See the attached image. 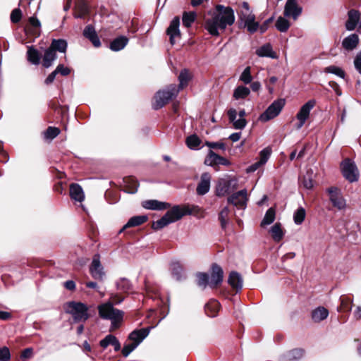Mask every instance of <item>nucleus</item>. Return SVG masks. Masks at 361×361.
Here are the masks:
<instances>
[{
    "label": "nucleus",
    "mask_w": 361,
    "mask_h": 361,
    "mask_svg": "<svg viewBox=\"0 0 361 361\" xmlns=\"http://www.w3.org/2000/svg\"><path fill=\"white\" fill-rule=\"evenodd\" d=\"M270 233L276 242H279L283 237V232L279 223L275 224L271 228Z\"/></svg>",
    "instance_id": "58836bf2"
},
{
    "label": "nucleus",
    "mask_w": 361,
    "mask_h": 361,
    "mask_svg": "<svg viewBox=\"0 0 361 361\" xmlns=\"http://www.w3.org/2000/svg\"><path fill=\"white\" fill-rule=\"evenodd\" d=\"M216 8L218 13L207 19L205 23L206 30L213 36H218L219 29L224 30L235 21L234 11L231 8L218 5Z\"/></svg>",
    "instance_id": "f257e3e1"
},
{
    "label": "nucleus",
    "mask_w": 361,
    "mask_h": 361,
    "mask_svg": "<svg viewBox=\"0 0 361 361\" xmlns=\"http://www.w3.org/2000/svg\"><path fill=\"white\" fill-rule=\"evenodd\" d=\"M228 116L231 123H233V126L235 129L242 130L247 125V121L245 118H239L237 119V111L235 109H230L228 111Z\"/></svg>",
    "instance_id": "aec40b11"
},
{
    "label": "nucleus",
    "mask_w": 361,
    "mask_h": 361,
    "mask_svg": "<svg viewBox=\"0 0 361 361\" xmlns=\"http://www.w3.org/2000/svg\"><path fill=\"white\" fill-rule=\"evenodd\" d=\"M90 271L92 276L97 280H102L104 276V271L102 265L100 262L99 255H95L90 267Z\"/></svg>",
    "instance_id": "4468645a"
},
{
    "label": "nucleus",
    "mask_w": 361,
    "mask_h": 361,
    "mask_svg": "<svg viewBox=\"0 0 361 361\" xmlns=\"http://www.w3.org/2000/svg\"><path fill=\"white\" fill-rule=\"evenodd\" d=\"M306 212L304 208H298L293 214V220L295 224L300 225L305 220Z\"/></svg>",
    "instance_id": "8fccbe9b"
},
{
    "label": "nucleus",
    "mask_w": 361,
    "mask_h": 361,
    "mask_svg": "<svg viewBox=\"0 0 361 361\" xmlns=\"http://www.w3.org/2000/svg\"><path fill=\"white\" fill-rule=\"evenodd\" d=\"M326 191L329 195V200L334 207L339 210L344 209L346 207L345 200L338 188L331 187L328 188Z\"/></svg>",
    "instance_id": "9b49d317"
},
{
    "label": "nucleus",
    "mask_w": 361,
    "mask_h": 361,
    "mask_svg": "<svg viewBox=\"0 0 361 361\" xmlns=\"http://www.w3.org/2000/svg\"><path fill=\"white\" fill-rule=\"evenodd\" d=\"M301 13L302 8L298 6L296 0H287L283 11L285 17H291L295 20Z\"/></svg>",
    "instance_id": "ddd939ff"
},
{
    "label": "nucleus",
    "mask_w": 361,
    "mask_h": 361,
    "mask_svg": "<svg viewBox=\"0 0 361 361\" xmlns=\"http://www.w3.org/2000/svg\"><path fill=\"white\" fill-rule=\"evenodd\" d=\"M59 133L60 130L58 128L49 127L44 133V137L47 139H54L59 134Z\"/></svg>",
    "instance_id": "5fc2aeb1"
},
{
    "label": "nucleus",
    "mask_w": 361,
    "mask_h": 361,
    "mask_svg": "<svg viewBox=\"0 0 361 361\" xmlns=\"http://www.w3.org/2000/svg\"><path fill=\"white\" fill-rule=\"evenodd\" d=\"M240 18L249 32L254 33L259 29V23L255 21V16L252 12L240 11Z\"/></svg>",
    "instance_id": "f8f14e48"
},
{
    "label": "nucleus",
    "mask_w": 361,
    "mask_h": 361,
    "mask_svg": "<svg viewBox=\"0 0 361 361\" xmlns=\"http://www.w3.org/2000/svg\"><path fill=\"white\" fill-rule=\"evenodd\" d=\"M98 310L100 317L111 321V331H114L120 326L124 313L121 310L114 308L111 302L100 305L98 307Z\"/></svg>",
    "instance_id": "f03ea898"
},
{
    "label": "nucleus",
    "mask_w": 361,
    "mask_h": 361,
    "mask_svg": "<svg viewBox=\"0 0 361 361\" xmlns=\"http://www.w3.org/2000/svg\"><path fill=\"white\" fill-rule=\"evenodd\" d=\"M128 38L125 36H120L114 39L110 44V49L114 51L123 49L128 44Z\"/></svg>",
    "instance_id": "473e14b6"
},
{
    "label": "nucleus",
    "mask_w": 361,
    "mask_h": 361,
    "mask_svg": "<svg viewBox=\"0 0 361 361\" xmlns=\"http://www.w3.org/2000/svg\"><path fill=\"white\" fill-rule=\"evenodd\" d=\"M256 54L259 57H269L271 59H278V55L273 50L272 46L267 43L256 50Z\"/></svg>",
    "instance_id": "b1692460"
},
{
    "label": "nucleus",
    "mask_w": 361,
    "mask_h": 361,
    "mask_svg": "<svg viewBox=\"0 0 361 361\" xmlns=\"http://www.w3.org/2000/svg\"><path fill=\"white\" fill-rule=\"evenodd\" d=\"M302 184L306 189H312L313 188V181L310 177H303L302 180Z\"/></svg>",
    "instance_id": "052dcab7"
},
{
    "label": "nucleus",
    "mask_w": 361,
    "mask_h": 361,
    "mask_svg": "<svg viewBox=\"0 0 361 361\" xmlns=\"http://www.w3.org/2000/svg\"><path fill=\"white\" fill-rule=\"evenodd\" d=\"M273 20H274V17L272 16V17L268 18L267 20H265L264 23L260 27L259 26V28L262 33L264 32L267 30L269 24L270 23H271L273 21Z\"/></svg>",
    "instance_id": "774afa93"
},
{
    "label": "nucleus",
    "mask_w": 361,
    "mask_h": 361,
    "mask_svg": "<svg viewBox=\"0 0 361 361\" xmlns=\"http://www.w3.org/2000/svg\"><path fill=\"white\" fill-rule=\"evenodd\" d=\"M52 50L59 51V52L64 53L67 49V42L64 39H53L49 47Z\"/></svg>",
    "instance_id": "4c0bfd02"
},
{
    "label": "nucleus",
    "mask_w": 361,
    "mask_h": 361,
    "mask_svg": "<svg viewBox=\"0 0 361 361\" xmlns=\"http://www.w3.org/2000/svg\"><path fill=\"white\" fill-rule=\"evenodd\" d=\"M55 70L58 74L60 73L63 76H66L71 73L70 68L64 66L63 64L58 65Z\"/></svg>",
    "instance_id": "bf43d9fd"
},
{
    "label": "nucleus",
    "mask_w": 361,
    "mask_h": 361,
    "mask_svg": "<svg viewBox=\"0 0 361 361\" xmlns=\"http://www.w3.org/2000/svg\"><path fill=\"white\" fill-rule=\"evenodd\" d=\"M147 221V216L145 215L133 216L128 220L126 224L124 225L123 228L120 231V233L128 228L140 226Z\"/></svg>",
    "instance_id": "7c9ffc66"
},
{
    "label": "nucleus",
    "mask_w": 361,
    "mask_h": 361,
    "mask_svg": "<svg viewBox=\"0 0 361 361\" xmlns=\"http://www.w3.org/2000/svg\"><path fill=\"white\" fill-rule=\"evenodd\" d=\"M230 213V209L228 207H224L219 214V219L221 222L222 228H225L228 224V216Z\"/></svg>",
    "instance_id": "de8ad7c7"
},
{
    "label": "nucleus",
    "mask_w": 361,
    "mask_h": 361,
    "mask_svg": "<svg viewBox=\"0 0 361 361\" xmlns=\"http://www.w3.org/2000/svg\"><path fill=\"white\" fill-rule=\"evenodd\" d=\"M137 347V345L133 342L131 343L126 344L122 349L123 355L124 357L128 356L129 354L133 352Z\"/></svg>",
    "instance_id": "4d7b16f0"
},
{
    "label": "nucleus",
    "mask_w": 361,
    "mask_h": 361,
    "mask_svg": "<svg viewBox=\"0 0 361 361\" xmlns=\"http://www.w3.org/2000/svg\"><path fill=\"white\" fill-rule=\"evenodd\" d=\"M358 43V35L357 34H351L343 39L342 46L345 49L350 51L356 48Z\"/></svg>",
    "instance_id": "bb28decb"
},
{
    "label": "nucleus",
    "mask_w": 361,
    "mask_h": 361,
    "mask_svg": "<svg viewBox=\"0 0 361 361\" xmlns=\"http://www.w3.org/2000/svg\"><path fill=\"white\" fill-rule=\"evenodd\" d=\"M240 80L245 84H250L252 80L251 75V68L250 66L246 67L240 76Z\"/></svg>",
    "instance_id": "3c124183"
},
{
    "label": "nucleus",
    "mask_w": 361,
    "mask_h": 361,
    "mask_svg": "<svg viewBox=\"0 0 361 361\" xmlns=\"http://www.w3.org/2000/svg\"><path fill=\"white\" fill-rule=\"evenodd\" d=\"M56 51L49 47L44 51V54L42 59V66L47 68H49L52 65L53 62L56 60Z\"/></svg>",
    "instance_id": "2f4dec72"
},
{
    "label": "nucleus",
    "mask_w": 361,
    "mask_h": 361,
    "mask_svg": "<svg viewBox=\"0 0 361 361\" xmlns=\"http://www.w3.org/2000/svg\"><path fill=\"white\" fill-rule=\"evenodd\" d=\"M341 171L343 176L350 183L357 181L359 177L357 168L354 161L349 159L341 163Z\"/></svg>",
    "instance_id": "6e6552de"
},
{
    "label": "nucleus",
    "mask_w": 361,
    "mask_h": 361,
    "mask_svg": "<svg viewBox=\"0 0 361 361\" xmlns=\"http://www.w3.org/2000/svg\"><path fill=\"white\" fill-rule=\"evenodd\" d=\"M109 345L114 348L115 351H118L121 349V344L116 336L109 334L104 339L100 341V345L103 348H106Z\"/></svg>",
    "instance_id": "cd10ccee"
},
{
    "label": "nucleus",
    "mask_w": 361,
    "mask_h": 361,
    "mask_svg": "<svg viewBox=\"0 0 361 361\" xmlns=\"http://www.w3.org/2000/svg\"><path fill=\"white\" fill-rule=\"evenodd\" d=\"M32 356V348H27L25 349L20 355L22 360L29 359Z\"/></svg>",
    "instance_id": "69168bd1"
},
{
    "label": "nucleus",
    "mask_w": 361,
    "mask_h": 361,
    "mask_svg": "<svg viewBox=\"0 0 361 361\" xmlns=\"http://www.w3.org/2000/svg\"><path fill=\"white\" fill-rule=\"evenodd\" d=\"M228 282L237 291L241 290L243 287V279L240 274L236 271L231 272Z\"/></svg>",
    "instance_id": "c85d7f7f"
},
{
    "label": "nucleus",
    "mask_w": 361,
    "mask_h": 361,
    "mask_svg": "<svg viewBox=\"0 0 361 361\" xmlns=\"http://www.w3.org/2000/svg\"><path fill=\"white\" fill-rule=\"evenodd\" d=\"M170 269L171 274L176 280L181 281L185 278L183 267L179 262H172L170 265Z\"/></svg>",
    "instance_id": "393cba45"
},
{
    "label": "nucleus",
    "mask_w": 361,
    "mask_h": 361,
    "mask_svg": "<svg viewBox=\"0 0 361 361\" xmlns=\"http://www.w3.org/2000/svg\"><path fill=\"white\" fill-rule=\"evenodd\" d=\"M248 200L247 190H241L233 193L227 199V202L238 209H245Z\"/></svg>",
    "instance_id": "9d476101"
},
{
    "label": "nucleus",
    "mask_w": 361,
    "mask_h": 361,
    "mask_svg": "<svg viewBox=\"0 0 361 361\" xmlns=\"http://www.w3.org/2000/svg\"><path fill=\"white\" fill-rule=\"evenodd\" d=\"M27 61L34 65H39L41 59V54L33 47H28L27 51Z\"/></svg>",
    "instance_id": "c756f323"
},
{
    "label": "nucleus",
    "mask_w": 361,
    "mask_h": 361,
    "mask_svg": "<svg viewBox=\"0 0 361 361\" xmlns=\"http://www.w3.org/2000/svg\"><path fill=\"white\" fill-rule=\"evenodd\" d=\"M111 302L114 305H118L120 304L121 302L123 301L124 298L119 295L118 293H114L111 295L110 297Z\"/></svg>",
    "instance_id": "680f3d73"
},
{
    "label": "nucleus",
    "mask_w": 361,
    "mask_h": 361,
    "mask_svg": "<svg viewBox=\"0 0 361 361\" xmlns=\"http://www.w3.org/2000/svg\"><path fill=\"white\" fill-rule=\"evenodd\" d=\"M71 197L78 202H82L85 199L84 192L81 186L76 183H73L70 186Z\"/></svg>",
    "instance_id": "a878e982"
},
{
    "label": "nucleus",
    "mask_w": 361,
    "mask_h": 361,
    "mask_svg": "<svg viewBox=\"0 0 361 361\" xmlns=\"http://www.w3.org/2000/svg\"><path fill=\"white\" fill-rule=\"evenodd\" d=\"M180 18L175 17L171 22L170 25L167 28L166 33L169 36L170 42L171 44H175V38L180 36L179 30Z\"/></svg>",
    "instance_id": "6ab92c4d"
},
{
    "label": "nucleus",
    "mask_w": 361,
    "mask_h": 361,
    "mask_svg": "<svg viewBox=\"0 0 361 361\" xmlns=\"http://www.w3.org/2000/svg\"><path fill=\"white\" fill-rule=\"evenodd\" d=\"M328 315L329 311L324 307H319L312 312V318L315 322H319L325 319Z\"/></svg>",
    "instance_id": "c9c22d12"
},
{
    "label": "nucleus",
    "mask_w": 361,
    "mask_h": 361,
    "mask_svg": "<svg viewBox=\"0 0 361 361\" xmlns=\"http://www.w3.org/2000/svg\"><path fill=\"white\" fill-rule=\"evenodd\" d=\"M348 20L345 23V28L348 31L354 30L357 25L361 28V13L355 9L348 12Z\"/></svg>",
    "instance_id": "2eb2a0df"
},
{
    "label": "nucleus",
    "mask_w": 361,
    "mask_h": 361,
    "mask_svg": "<svg viewBox=\"0 0 361 361\" xmlns=\"http://www.w3.org/2000/svg\"><path fill=\"white\" fill-rule=\"evenodd\" d=\"M83 35L87 38L95 47L101 46L99 38L92 25H87L83 30Z\"/></svg>",
    "instance_id": "5701e85b"
},
{
    "label": "nucleus",
    "mask_w": 361,
    "mask_h": 361,
    "mask_svg": "<svg viewBox=\"0 0 361 361\" xmlns=\"http://www.w3.org/2000/svg\"><path fill=\"white\" fill-rule=\"evenodd\" d=\"M204 164L210 166H214L216 165L228 166L230 164V162L226 158L218 155L212 150H209L208 155L204 160Z\"/></svg>",
    "instance_id": "f3484780"
},
{
    "label": "nucleus",
    "mask_w": 361,
    "mask_h": 361,
    "mask_svg": "<svg viewBox=\"0 0 361 361\" xmlns=\"http://www.w3.org/2000/svg\"><path fill=\"white\" fill-rule=\"evenodd\" d=\"M21 16V11L19 8H16L11 12V20L14 23H17L20 20Z\"/></svg>",
    "instance_id": "13d9d810"
},
{
    "label": "nucleus",
    "mask_w": 361,
    "mask_h": 361,
    "mask_svg": "<svg viewBox=\"0 0 361 361\" xmlns=\"http://www.w3.org/2000/svg\"><path fill=\"white\" fill-rule=\"evenodd\" d=\"M238 188V180L235 178L229 180H220L216 187V194L219 197H223L235 190Z\"/></svg>",
    "instance_id": "1a4fd4ad"
},
{
    "label": "nucleus",
    "mask_w": 361,
    "mask_h": 361,
    "mask_svg": "<svg viewBox=\"0 0 361 361\" xmlns=\"http://www.w3.org/2000/svg\"><path fill=\"white\" fill-rule=\"evenodd\" d=\"M206 145H207V146H208L211 149L219 148V149H223V150L226 149V146H225V145L223 142H207L206 143Z\"/></svg>",
    "instance_id": "e2e57ef3"
},
{
    "label": "nucleus",
    "mask_w": 361,
    "mask_h": 361,
    "mask_svg": "<svg viewBox=\"0 0 361 361\" xmlns=\"http://www.w3.org/2000/svg\"><path fill=\"white\" fill-rule=\"evenodd\" d=\"M178 80L179 85L178 87H177V89H179L180 90L183 89L184 87H185L188 85L189 80H190V75L187 69H183L181 71L178 76Z\"/></svg>",
    "instance_id": "79ce46f5"
},
{
    "label": "nucleus",
    "mask_w": 361,
    "mask_h": 361,
    "mask_svg": "<svg viewBox=\"0 0 361 361\" xmlns=\"http://www.w3.org/2000/svg\"><path fill=\"white\" fill-rule=\"evenodd\" d=\"M316 101L310 99L304 104L296 114L298 122L295 123V128L300 130L305 123L306 121L309 118L310 111L314 107Z\"/></svg>",
    "instance_id": "0eeeda50"
},
{
    "label": "nucleus",
    "mask_w": 361,
    "mask_h": 361,
    "mask_svg": "<svg viewBox=\"0 0 361 361\" xmlns=\"http://www.w3.org/2000/svg\"><path fill=\"white\" fill-rule=\"evenodd\" d=\"M285 99H278L274 101L269 107L259 116V121L267 122L276 117L285 106Z\"/></svg>",
    "instance_id": "423d86ee"
},
{
    "label": "nucleus",
    "mask_w": 361,
    "mask_h": 361,
    "mask_svg": "<svg viewBox=\"0 0 361 361\" xmlns=\"http://www.w3.org/2000/svg\"><path fill=\"white\" fill-rule=\"evenodd\" d=\"M354 65L356 70L361 74V51L356 55L354 60Z\"/></svg>",
    "instance_id": "0e129e2a"
},
{
    "label": "nucleus",
    "mask_w": 361,
    "mask_h": 361,
    "mask_svg": "<svg viewBox=\"0 0 361 361\" xmlns=\"http://www.w3.org/2000/svg\"><path fill=\"white\" fill-rule=\"evenodd\" d=\"M197 285L204 289L207 286H209V276L206 273L197 274Z\"/></svg>",
    "instance_id": "49530a36"
},
{
    "label": "nucleus",
    "mask_w": 361,
    "mask_h": 361,
    "mask_svg": "<svg viewBox=\"0 0 361 361\" xmlns=\"http://www.w3.org/2000/svg\"><path fill=\"white\" fill-rule=\"evenodd\" d=\"M131 283L127 279H120L116 282L117 290L123 293H128L131 289Z\"/></svg>",
    "instance_id": "c03bdc74"
},
{
    "label": "nucleus",
    "mask_w": 361,
    "mask_h": 361,
    "mask_svg": "<svg viewBox=\"0 0 361 361\" xmlns=\"http://www.w3.org/2000/svg\"><path fill=\"white\" fill-rule=\"evenodd\" d=\"M186 143L189 148L195 149L199 147L201 141L196 135H192L187 137Z\"/></svg>",
    "instance_id": "603ef678"
},
{
    "label": "nucleus",
    "mask_w": 361,
    "mask_h": 361,
    "mask_svg": "<svg viewBox=\"0 0 361 361\" xmlns=\"http://www.w3.org/2000/svg\"><path fill=\"white\" fill-rule=\"evenodd\" d=\"M219 302L216 300H212L205 305L204 310L209 317H214L219 312Z\"/></svg>",
    "instance_id": "f704fd0d"
},
{
    "label": "nucleus",
    "mask_w": 361,
    "mask_h": 361,
    "mask_svg": "<svg viewBox=\"0 0 361 361\" xmlns=\"http://www.w3.org/2000/svg\"><path fill=\"white\" fill-rule=\"evenodd\" d=\"M250 93V90L248 87L240 85L238 86L233 92V97L235 99H245Z\"/></svg>",
    "instance_id": "e433bc0d"
},
{
    "label": "nucleus",
    "mask_w": 361,
    "mask_h": 361,
    "mask_svg": "<svg viewBox=\"0 0 361 361\" xmlns=\"http://www.w3.org/2000/svg\"><path fill=\"white\" fill-rule=\"evenodd\" d=\"M149 333V330L147 328L134 330L130 334L128 338L138 346V345L148 336Z\"/></svg>",
    "instance_id": "4be33fe9"
},
{
    "label": "nucleus",
    "mask_w": 361,
    "mask_h": 361,
    "mask_svg": "<svg viewBox=\"0 0 361 361\" xmlns=\"http://www.w3.org/2000/svg\"><path fill=\"white\" fill-rule=\"evenodd\" d=\"M211 175L209 173H203L200 177V181L198 183L196 192L199 195L207 194L210 189Z\"/></svg>",
    "instance_id": "a211bd4d"
},
{
    "label": "nucleus",
    "mask_w": 361,
    "mask_h": 361,
    "mask_svg": "<svg viewBox=\"0 0 361 361\" xmlns=\"http://www.w3.org/2000/svg\"><path fill=\"white\" fill-rule=\"evenodd\" d=\"M324 72L336 75L341 78H344L345 76V73L341 68L334 65L326 67Z\"/></svg>",
    "instance_id": "37998d69"
},
{
    "label": "nucleus",
    "mask_w": 361,
    "mask_h": 361,
    "mask_svg": "<svg viewBox=\"0 0 361 361\" xmlns=\"http://www.w3.org/2000/svg\"><path fill=\"white\" fill-rule=\"evenodd\" d=\"M304 351L302 349H293L287 353L286 359L288 361L298 360L302 357Z\"/></svg>",
    "instance_id": "a18cd8bd"
},
{
    "label": "nucleus",
    "mask_w": 361,
    "mask_h": 361,
    "mask_svg": "<svg viewBox=\"0 0 361 361\" xmlns=\"http://www.w3.org/2000/svg\"><path fill=\"white\" fill-rule=\"evenodd\" d=\"M275 216H276L275 209L273 207L269 208L267 211V212L261 222V226H264L269 225V224H272L275 220Z\"/></svg>",
    "instance_id": "a19ab883"
},
{
    "label": "nucleus",
    "mask_w": 361,
    "mask_h": 361,
    "mask_svg": "<svg viewBox=\"0 0 361 361\" xmlns=\"http://www.w3.org/2000/svg\"><path fill=\"white\" fill-rule=\"evenodd\" d=\"M195 18L196 13L195 12H184L182 19L183 25L186 27H190Z\"/></svg>",
    "instance_id": "09e8293b"
},
{
    "label": "nucleus",
    "mask_w": 361,
    "mask_h": 361,
    "mask_svg": "<svg viewBox=\"0 0 361 361\" xmlns=\"http://www.w3.org/2000/svg\"><path fill=\"white\" fill-rule=\"evenodd\" d=\"M142 206L147 209L161 211L168 209L170 204L156 200H149L142 202Z\"/></svg>",
    "instance_id": "412c9836"
},
{
    "label": "nucleus",
    "mask_w": 361,
    "mask_h": 361,
    "mask_svg": "<svg viewBox=\"0 0 361 361\" xmlns=\"http://www.w3.org/2000/svg\"><path fill=\"white\" fill-rule=\"evenodd\" d=\"M224 278V271L220 266L216 264H214L212 266V274L209 276V287L216 288L219 285Z\"/></svg>",
    "instance_id": "dca6fc26"
},
{
    "label": "nucleus",
    "mask_w": 361,
    "mask_h": 361,
    "mask_svg": "<svg viewBox=\"0 0 361 361\" xmlns=\"http://www.w3.org/2000/svg\"><path fill=\"white\" fill-rule=\"evenodd\" d=\"M88 307L80 302L71 301L66 304V312L71 314L74 322H85L90 315Z\"/></svg>",
    "instance_id": "39448f33"
},
{
    "label": "nucleus",
    "mask_w": 361,
    "mask_h": 361,
    "mask_svg": "<svg viewBox=\"0 0 361 361\" xmlns=\"http://www.w3.org/2000/svg\"><path fill=\"white\" fill-rule=\"evenodd\" d=\"M76 13L74 17L76 18H82L88 13V6L85 0H78L75 4Z\"/></svg>",
    "instance_id": "72a5a7b5"
},
{
    "label": "nucleus",
    "mask_w": 361,
    "mask_h": 361,
    "mask_svg": "<svg viewBox=\"0 0 361 361\" xmlns=\"http://www.w3.org/2000/svg\"><path fill=\"white\" fill-rule=\"evenodd\" d=\"M179 92V89L175 84L167 86L165 89L159 90L154 97L152 107L157 110L162 108L173 97H176Z\"/></svg>",
    "instance_id": "20e7f679"
},
{
    "label": "nucleus",
    "mask_w": 361,
    "mask_h": 361,
    "mask_svg": "<svg viewBox=\"0 0 361 361\" xmlns=\"http://www.w3.org/2000/svg\"><path fill=\"white\" fill-rule=\"evenodd\" d=\"M271 154V149L269 147H266V148L263 149L259 152V161L260 162V164H262V165H264L267 163V161H268V159H269Z\"/></svg>",
    "instance_id": "864d4df0"
},
{
    "label": "nucleus",
    "mask_w": 361,
    "mask_h": 361,
    "mask_svg": "<svg viewBox=\"0 0 361 361\" xmlns=\"http://www.w3.org/2000/svg\"><path fill=\"white\" fill-rule=\"evenodd\" d=\"M11 359V353L8 347L0 348V361H9Z\"/></svg>",
    "instance_id": "6e6d98bb"
},
{
    "label": "nucleus",
    "mask_w": 361,
    "mask_h": 361,
    "mask_svg": "<svg viewBox=\"0 0 361 361\" xmlns=\"http://www.w3.org/2000/svg\"><path fill=\"white\" fill-rule=\"evenodd\" d=\"M186 214L185 208L179 205L173 206L160 219L154 221L152 228L154 230H160L169 224L180 220Z\"/></svg>",
    "instance_id": "7ed1b4c3"
},
{
    "label": "nucleus",
    "mask_w": 361,
    "mask_h": 361,
    "mask_svg": "<svg viewBox=\"0 0 361 361\" xmlns=\"http://www.w3.org/2000/svg\"><path fill=\"white\" fill-rule=\"evenodd\" d=\"M275 26L279 31L286 32L289 29L290 23L286 18L280 16L277 18Z\"/></svg>",
    "instance_id": "ea45409f"
},
{
    "label": "nucleus",
    "mask_w": 361,
    "mask_h": 361,
    "mask_svg": "<svg viewBox=\"0 0 361 361\" xmlns=\"http://www.w3.org/2000/svg\"><path fill=\"white\" fill-rule=\"evenodd\" d=\"M57 74H58L57 72L56 71V70H54L45 79L44 83L46 85H49V84L52 83L54 82V80H55V78H56Z\"/></svg>",
    "instance_id": "338daca9"
}]
</instances>
